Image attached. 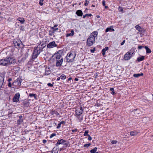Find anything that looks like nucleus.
Masks as SVG:
<instances>
[{"instance_id":"51","label":"nucleus","mask_w":153,"mask_h":153,"mask_svg":"<svg viewBox=\"0 0 153 153\" xmlns=\"http://www.w3.org/2000/svg\"><path fill=\"white\" fill-rule=\"evenodd\" d=\"M143 47V46H139L138 47V48L139 49H141Z\"/></svg>"},{"instance_id":"7","label":"nucleus","mask_w":153,"mask_h":153,"mask_svg":"<svg viewBox=\"0 0 153 153\" xmlns=\"http://www.w3.org/2000/svg\"><path fill=\"white\" fill-rule=\"evenodd\" d=\"M133 54V53H131L130 52H127L125 54L124 59L125 60H128L130 59L131 58Z\"/></svg>"},{"instance_id":"10","label":"nucleus","mask_w":153,"mask_h":153,"mask_svg":"<svg viewBox=\"0 0 153 153\" xmlns=\"http://www.w3.org/2000/svg\"><path fill=\"white\" fill-rule=\"evenodd\" d=\"M57 45L54 41L50 42L47 45V47L49 48H51L57 46Z\"/></svg>"},{"instance_id":"46","label":"nucleus","mask_w":153,"mask_h":153,"mask_svg":"<svg viewBox=\"0 0 153 153\" xmlns=\"http://www.w3.org/2000/svg\"><path fill=\"white\" fill-rule=\"evenodd\" d=\"M72 131L73 132V133H71V134H73V132L77 131V129H73L72 130Z\"/></svg>"},{"instance_id":"45","label":"nucleus","mask_w":153,"mask_h":153,"mask_svg":"<svg viewBox=\"0 0 153 153\" xmlns=\"http://www.w3.org/2000/svg\"><path fill=\"white\" fill-rule=\"evenodd\" d=\"M69 36H73L72 35H71V33H67L66 35V37H68Z\"/></svg>"},{"instance_id":"5","label":"nucleus","mask_w":153,"mask_h":153,"mask_svg":"<svg viewBox=\"0 0 153 153\" xmlns=\"http://www.w3.org/2000/svg\"><path fill=\"white\" fill-rule=\"evenodd\" d=\"M14 45L16 47L17 46L20 48L22 45V43L21 41L19 39H16L14 40L13 41Z\"/></svg>"},{"instance_id":"61","label":"nucleus","mask_w":153,"mask_h":153,"mask_svg":"<svg viewBox=\"0 0 153 153\" xmlns=\"http://www.w3.org/2000/svg\"><path fill=\"white\" fill-rule=\"evenodd\" d=\"M71 79H72V78H71V77L69 78H68V81H69L71 80Z\"/></svg>"},{"instance_id":"55","label":"nucleus","mask_w":153,"mask_h":153,"mask_svg":"<svg viewBox=\"0 0 153 153\" xmlns=\"http://www.w3.org/2000/svg\"><path fill=\"white\" fill-rule=\"evenodd\" d=\"M78 119L80 121H81L83 119V117H81L80 118L78 117Z\"/></svg>"},{"instance_id":"21","label":"nucleus","mask_w":153,"mask_h":153,"mask_svg":"<svg viewBox=\"0 0 153 153\" xmlns=\"http://www.w3.org/2000/svg\"><path fill=\"white\" fill-rule=\"evenodd\" d=\"M51 113L52 115L55 114L56 116H58L59 114L55 110L52 111L51 112Z\"/></svg>"},{"instance_id":"24","label":"nucleus","mask_w":153,"mask_h":153,"mask_svg":"<svg viewBox=\"0 0 153 153\" xmlns=\"http://www.w3.org/2000/svg\"><path fill=\"white\" fill-rule=\"evenodd\" d=\"M143 73L141 74H135L133 75V76L135 77H138L140 76H143Z\"/></svg>"},{"instance_id":"9","label":"nucleus","mask_w":153,"mask_h":153,"mask_svg":"<svg viewBox=\"0 0 153 153\" xmlns=\"http://www.w3.org/2000/svg\"><path fill=\"white\" fill-rule=\"evenodd\" d=\"M20 95L19 93L16 94L13 99V101L15 102H18L19 101V99L20 98Z\"/></svg>"},{"instance_id":"17","label":"nucleus","mask_w":153,"mask_h":153,"mask_svg":"<svg viewBox=\"0 0 153 153\" xmlns=\"http://www.w3.org/2000/svg\"><path fill=\"white\" fill-rule=\"evenodd\" d=\"M51 73V70L49 68H46L45 69V73L46 75H49Z\"/></svg>"},{"instance_id":"29","label":"nucleus","mask_w":153,"mask_h":153,"mask_svg":"<svg viewBox=\"0 0 153 153\" xmlns=\"http://www.w3.org/2000/svg\"><path fill=\"white\" fill-rule=\"evenodd\" d=\"M97 150V148L96 147H95L94 149H91L90 151V152L91 153H95L96 152Z\"/></svg>"},{"instance_id":"22","label":"nucleus","mask_w":153,"mask_h":153,"mask_svg":"<svg viewBox=\"0 0 153 153\" xmlns=\"http://www.w3.org/2000/svg\"><path fill=\"white\" fill-rule=\"evenodd\" d=\"M17 20L19 21L21 24H24L25 22L24 19L21 17H19L18 18Z\"/></svg>"},{"instance_id":"15","label":"nucleus","mask_w":153,"mask_h":153,"mask_svg":"<svg viewBox=\"0 0 153 153\" xmlns=\"http://www.w3.org/2000/svg\"><path fill=\"white\" fill-rule=\"evenodd\" d=\"M66 142L65 140H64L63 139H61L60 140H59L58 141L57 143L56 144V146H58V145L60 144H63L65 143Z\"/></svg>"},{"instance_id":"12","label":"nucleus","mask_w":153,"mask_h":153,"mask_svg":"<svg viewBox=\"0 0 153 153\" xmlns=\"http://www.w3.org/2000/svg\"><path fill=\"white\" fill-rule=\"evenodd\" d=\"M7 65H8V62L7 59V58L1 60V65L5 66Z\"/></svg>"},{"instance_id":"26","label":"nucleus","mask_w":153,"mask_h":153,"mask_svg":"<svg viewBox=\"0 0 153 153\" xmlns=\"http://www.w3.org/2000/svg\"><path fill=\"white\" fill-rule=\"evenodd\" d=\"M145 48L146 51V53H150L151 52V50L147 46H145Z\"/></svg>"},{"instance_id":"20","label":"nucleus","mask_w":153,"mask_h":153,"mask_svg":"<svg viewBox=\"0 0 153 153\" xmlns=\"http://www.w3.org/2000/svg\"><path fill=\"white\" fill-rule=\"evenodd\" d=\"M111 27H113L112 26H111L110 27L107 28L105 30V32H107L109 31H114V29L113 28H111Z\"/></svg>"},{"instance_id":"6","label":"nucleus","mask_w":153,"mask_h":153,"mask_svg":"<svg viewBox=\"0 0 153 153\" xmlns=\"http://www.w3.org/2000/svg\"><path fill=\"white\" fill-rule=\"evenodd\" d=\"M83 109L81 107L79 108H78L75 110V115L76 116H80L82 113Z\"/></svg>"},{"instance_id":"56","label":"nucleus","mask_w":153,"mask_h":153,"mask_svg":"<svg viewBox=\"0 0 153 153\" xmlns=\"http://www.w3.org/2000/svg\"><path fill=\"white\" fill-rule=\"evenodd\" d=\"M12 79L11 78H9L8 80H7V81L9 82H10V81H12Z\"/></svg>"},{"instance_id":"39","label":"nucleus","mask_w":153,"mask_h":153,"mask_svg":"<svg viewBox=\"0 0 153 153\" xmlns=\"http://www.w3.org/2000/svg\"><path fill=\"white\" fill-rule=\"evenodd\" d=\"M56 135V133H52V134H51V135L50 136V138H52L54 136H55Z\"/></svg>"},{"instance_id":"36","label":"nucleus","mask_w":153,"mask_h":153,"mask_svg":"<svg viewBox=\"0 0 153 153\" xmlns=\"http://www.w3.org/2000/svg\"><path fill=\"white\" fill-rule=\"evenodd\" d=\"M88 131H86L84 134V136H89V134H88Z\"/></svg>"},{"instance_id":"59","label":"nucleus","mask_w":153,"mask_h":153,"mask_svg":"<svg viewBox=\"0 0 153 153\" xmlns=\"http://www.w3.org/2000/svg\"><path fill=\"white\" fill-rule=\"evenodd\" d=\"M110 90L111 91H113L114 90V89L113 88H110Z\"/></svg>"},{"instance_id":"54","label":"nucleus","mask_w":153,"mask_h":153,"mask_svg":"<svg viewBox=\"0 0 153 153\" xmlns=\"http://www.w3.org/2000/svg\"><path fill=\"white\" fill-rule=\"evenodd\" d=\"M125 40H124L123 41V42L121 43V45H123L124 44V43L125 42Z\"/></svg>"},{"instance_id":"58","label":"nucleus","mask_w":153,"mask_h":153,"mask_svg":"<svg viewBox=\"0 0 153 153\" xmlns=\"http://www.w3.org/2000/svg\"><path fill=\"white\" fill-rule=\"evenodd\" d=\"M42 142H43V143H46V142L47 141H46V140H43V141Z\"/></svg>"},{"instance_id":"50","label":"nucleus","mask_w":153,"mask_h":153,"mask_svg":"<svg viewBox=\"0 0 153 153\" xmlns=\"http://www.w3.org/2000/svg\"><path fill=\"white\" fill-rule=\"evenodd\" d=\"M8 86L10 87H11L12 85H11V83L10 82H9V83L8 84Z\"/></svg>"},{"instance_id":"64","label":"nucleus","mask_w":153,"mask_h":153,"mask_svg":"<svg viewBox=\"0 0 153 153\" xmlns=\"http://www.w3.org/2000/svg\"><path fill=\"white\" fill-rule=\"evenodd\" d=\"M105 9H107V8H108V6H105Z\"/></svg>"},{"instance_id":"8","label":"nucleus","mask_w":153,"mask_h":153,"mask_svg":"<svg viewBox=\"0 0 153 153\" xmlns=\"http://www.w3.org/2000/svg\"><path fill=\"white\" fill-rule=\"evenodd\" d=\"M7 59L8 62V64H15L16 62V60L13 58H7Z\"/></svg>"},{"instance_id":"53","label":"nucleus","mask_w":153,"mask_h":153,"mask_svg":"<svg viewBox=\"0 0 153 153\" xmlns=\"http://www.w3.org/2000/svg\"><path fill=\"white\" fill-rule=\"evenodd\" d=\"M60 123H61V124H65V122L64 121H62L61 122H60Z\"/></svg>"},{"instance_id":"32","label":"nucleus","mask_w":153,"mask_h":153,"mask_svg":"<svg viewBox=\"0 0 153 153\" xmlns=\"http://www.w3.org/2000/svg\"><path fill=\"white\" fill-rule=\"evenodd\" d=\"M92 16V14H86L85 15H84L83 16V18L84 19L85 18L86 16Z\"/></svg>"},{"instance_id":"13","label":"nucleus","mask_w":153,"mask_h":153,"mask_svg":"<svg viewBox=\"0 0 153 153\" xmlns=\"http://www.w3.org/2000/svg\"><path fill=\"white\" fill-rule=\"evenodd\" d=\"M19 119L17 121V124L18 125L21 124L23 121V119H22V115H20L19 117Z\"/></svg>"},{"instance_id":"1","label":"nucleus","mask_w":153,"mask_h":153,"mask_svg":"<svg viewBox=\"0 0 153 153\" xmlns=\"http://www.w3.org/2000/svg\"><path fill=\"white\" fill-rule=\"evenodd\" d=\"M56 60V67H60L62 66L63 61V58L62 55L58 52L54 54Z\"/></svg>"},{"instance_id":"33","label":"nucleus","mask_w":153,"mask_h":153,"mask_svg":"<svg viewBox=\"0 0 153 153\" xmlns=\"http://www.w3.org/2000/svg\"><path fill=\"white\" fill-rule=\"evenodd\" d=\"M51 29L53 30V31L55 33V32L57 30H58V29L57 27H51Z\"/></svg>"},{"instance_id":"47","label":"nucleus","mask_w":153,"mask_h":153,"mask_svg":"<svg viewBox=\"0 0 153 153\" xmlns=\"http://www.w3.org/2000/svg\"><path fill=\"white\" fill-rule=\"evenodd\" d=\"M71 35H72V36H73L74 35V33L73 30H72L71 31Z\"/></svg>"},{"instance_id":"11","label":"nucleus","mask_w":153,"mask_h":153,"mask_svg":"<svg viewBox=\"0 0 153 153\" xmlns=\"http://www.w3.org/2000/svg\"><path fill=\"white\" fill-rule=\"evenodd\" d=\"M21 85V82L20 80L16 79L12 83V85L14 86H20Z\"/></svg>"},{"instance_id":"40","label":"nucleus","mask_w":153,"mask_h":153,"mask_svg":"<svg viewBox=\"0 0 153 153\" xmlns=\"http://www.w3.org/2000/svg\"><path fill=\"white\" fill-rule=\"evenodd\" d=\"M85 3L84 4V5L85 6H86L88 5V4L89 3V1H88L87 0H85Z\"/></svg>"},{"instance_id":"31","label":"nucleus","mask_w":153,"mask_h":153,"mask_svg":"<svg viewBox=\"0 0 153 153\" xmlns=\"http://www.w3.org/2000/svg\"><path fill=\"white\" fill-rule=\"evenodd\" d=\"M60 77L61 79H65L66 78V76L65 75L63 74L61 75Z\"/></svg>"},{"instance_id":"44","label":"nucleus","mask_w":153,"mask_h":153,"mask_svg":"<svg viewBox=\"0 0 153 153\" xmlns=\"http://www.w3.org/2000/svg\"><path fill=\"white\" fill-rule=\"evenodd\" d=\"M95 48H94L93 49H91V50L90 51L92 53H94V51H95Z\"/></svg>"},{"instance_id":"48","label":"nucleus","mask_w":153,"mask_h":153,"mask_svg":"<svg viewBox=\"0 0 153 153\" xmlns=\"http://www.w3.org/2000/svg\"><path fill=\"white\" fill-rule=\"evenodd\" d=\"M102 4L103 6H105V1L104 0H103L102 1Z\"/></svg>"},{"instance_id":"34","label":"nucleus","mask_w":153,"mask_h":153,"mask_svg":"<svg viewBox=\"0 0 153 153\" xmlns=\"http://www.w3.org/2000/svg\"><path fill=\"white\" fill-rule=\"evenodd\" d=\"M29 50H27L25 54L26 58H27L28 56V55L29 54Z\"/></svg>"},{"instance_id":"28","label":"nucleus","mask_w":153,"mask_h":153,"mask_svg":"<svg viewBox=\"0 0 153 153\" xmlns=\"http://www.w3.org/2000/svg\"><path fill=\"white\" fill-rule=\"evenodd\" d=\"M58 150L54 148L52 149L51 153H58Z\"/></svg>"},{"instance_id":"49","label":"nucleus","mask_w":153,"mask_h":153,"mask_svg":"<svg viewBox=\"0 0 153 153\" xmlns=\"http://www.w3.org/2000/svg\"><path fill=\"white\" fill-rule=\"evenodd\" d=\"M88 140H92V138L91 137V136L89 135V136H88Z\"/></svg>"},{"instance_id":"43","label":"nucleus","mask_w":153,"mask_h":153,"mask_svg":"<svg viewBox=\"0 0 153 153\" xmlns=\"http://www.w3.org/2000/svg\"><path fill=\"white\" fill-rule=\"evenodd\" d=\"M61 123H59L57 125V127H56V128H57V129H59V128L60 127H61Z\"/></svg>"},{"instance_id":"4","label":"nucleus","mask_w":153,"mask_h":153,"mask_svg":"<svg viewBox=\"0 0 153 153\" xmlns=\"http://www.w3.org/2000/svg\"><path fill=\"white\" fill-rule=\"evenodd\" d=\"M95 41V39L93 37H91L89 36L88 39L87 40V45L88 46H90L93 45Z\"/></svg>"},{"instance_id":"2","label":"nucleus","mask_w":153,"mask_h":153,"mask_svg":"<svg viewBox=\"0 0 153 153\" xmlns=\"http://www.w3.org/2000/svg\"><path fill=\"white\" fill-rule=\"evenodd\" d=\"M43 51V48L40 46H37L34 48V50L32 55V58L34 59H36L40 52Z\"/></svg>"},{"instance_id":"27","label":"nucleus","mask_w":153,"mask_h":153,"mask_svg":"<svg viewBox=\"0 0 153 153\" xmlns=\"http://www.w3.org/2000/svg\"><path fill=\"white\" fill-rule=\"evenodd\" d=\"M144 56H141L140 57H138L137 59V60L138 62H140L143 60L144 59Z\"/></svg>"},{"instance_id":"16","label":"nucleus","mask_w":153,"mask_h":153,"mask_svg":"<svg viewBox=\"0 0 153 153\" xmlns=\"http://www.w3.org/2000/svg\"><path fill=\"white\" fill-rule=\"evenodd\" d=\"M108 49L109 48L108 47H105L104 48L102 49L101 52L103 56H105V54L106 51H108Z\"/></svg>"},{"instance_id":"42","label":"nucleus","mask_w":153,"mask_h":153,"mask_svg":"<svg viewBox=\"0 0 153 153\" xmlns=\"http://www.w3.org/2000/svg\"><path fill=\"white\" fill-rule=\"evenodd\" d=\"M44 0H40V1H39V4H40V5L41 6H42L43 5V3L42 2L43 1H44Z\"/></svg>"},{"instance_id":"63","label":"nucleus","mask_w":153,"mask_h":153,"mask_svg":"<svg viewBox=\"0 0 153 153\" xmlns=\"http://www.w3.org/2000/svg\"><path fill=\"white\" fill-rule=\"evenodd\" d=\"M78 80H79V79L78 78H76L75 79V80L76 81H78Z\"/></svg>"},{"instance_id":"23","label":"nucleus","mask_w":153,"mask_h":153,"mask_svg":"<svg viewBox=\"0 0 153 153\" xmlns=\"http://www.w3.org/2000/svg\"><path fill=\"white\" fill-rule=\"evenodd\" d=\"M29 96L31 97H33L34 99H37L36 95L34 94H30Z\"/></svg>"},{"instance_id":"30","label":"nucleus","mask_w":153,"mask_h":153,"mask_svg":"<svg viewBox=\"0 0 153 153\" xmlns=\"http://www.w3.org/2000/svg\"><path fill=\"white\" fill-rule=\"evenodd\" d=\"M54 33L53 30H50L49 31L48 34L49 36H52L54 35Z\"/></svg>"},{"instance_id":"62","label":"nucleus","mask_w":153,"mask_h":153,"mask_svg":"<svg viewBox=\"0 0 153 153\" xmlns=\"http://www.w3.org/2000/svg\"><path fill=\"white\" fill-rule=\"evenodd\" d=\"M61 79L60 77H58L57 78V81H59L60 79Z\"/></svg>"},{"instance_id":"41","label":"nucleus","mask_w":153,"mask_h":153,"mask_svg":"<svg viewBox=\"0 0 153 153\" xmlns=\"http://www.w3.org/2000/svg\"><path fill=\"white\" fill-rule=\"evenodd\" d=\"M117 143V140H112L111 141V143L112 144H116Z\"/></svg>"},{"instance_id":"37","label":"nucleus","mask_w":153,"mask_h":153,"mask_svg":"<svg viewBox=\"0 0 153 153\" xmlns=\"http://www.w3.org/2000/svg\"><path fill=\"white\" fill-rule=\"evenodd\" d=\"M54 84V83L53 82L52 84H51V83H48V84L47 85L48 86L50 87H52L53 86Z\"/></svg>"},{"instance_id":"35","label":"nucleus","mask_w":153,"mask_h":153,"mask_svg":"<svg viewBox=\"0 0 153 153\" xmlns=\"http://www.w3.org/2000/svg\"><path fill=\"white\" fill-rule=\"evenodd\" d=\"M91 145V144L90 143L86 144L84 145L83 147H88L89 146Z\"/></svg>"},{"instance_id":"18","label":"nucleus","mask_w":153,"mask_h":153,"mask_svg":"<svg viewBox=\"0 0 153 153\" xmlns=\"http://www.w3.org/2000/svg\"><path fill=\"white\" fill-rule=\"evenodd\" d=\"M76 14L78 16H82L83 13L81 10H78L76 12Z\"/></svg>"},{"instance_id":"60","label":"nucleus","mask_w":153,"mask_h":153,"mask_svg":"<svg viewBox=\"0 0 153 153\" xmlns=\"http://www.w3.org/2000/svg\"><path fill=\"white\" fill-rule=\"evenodd\" d=\"M58 25L57 24H56L54 25V26L53 27H56L58 26Z\"/></svg>"},{"instance_id":"25","label":"nucleus","mask_w":153,"mask_h":153,"mask_svg":"<svg viewBox=\"0 0 153 153\" xmlns=\"http://www.w3.org/2000/svg\"><path fill=\"white\" fill-rule=\"evenodd\" d=\"M135 27L136 29L139 31V32H140L141 31L142 29L141 27L138 25H136L135 26Z\"/></svg>"},{"instance_id":"38","label":"nucleus","mask_w":153,"mask_h":153,"mask_svg":"<svg viewBox=\"0 0 153 153\" xmlns=\"http://www.w3.org/2000/svg\"><path fill=\"white\" fill-rule=\"evenodd\" d=\"M118 10L120 12H123V10L122 7H119L118 8Z\"/></svg>"},{"instance_id":"52","label":"nucleus","mask_w":153,"mask_h":153,"mask_svg":"<svg viewBox=\"0 0 153 153\" xmlns=\"http://www.w3.org/2000/svg\"><path fill=\"white\" fill-rule=\"evenodd\" d=\"M24 105H25V104H26V105H29V103L27 102H24Z\"/></svg>"},{"instance_id":"57","label":"nucleus","mask_w":153,"mask_h":153,"mask_svg":"<svg viewBox=\"0 0 153 153\" xmlns=\"http://www.w3.org/2000/svg\"><path fill=\"white\" fill-rule=\"evenodd\" d=\"M111 94H113V95H114V94H115V92L114 91V90L113 91H112L111 92Z\"/></svg>"},{"instance_id":"3","label":"nucleus","mask_w":153,"mask_h":153,"mask_svg":"<svg viewBox=\"0 0 153 153\" xmlns=\"http://www.w3.org/2000/svg\"><path fill=\"white\" fill-rule=\"evenodd\" d=\"M75 56L76 54L75 53H68L66 56L67 62H73Z\"/></svg>"},{"instance_id":"14","label":"nucleus","mask_w":153,"mask_h":153,"mask_svg":"<svg viewBox=\"0 0 153 153\" xmlns=\"http://www.w3.org/2000/svg\"><path fill=\"white\" fill-rule=\"evenodd\" d=\"M98 35V32L97 31H95L93 32L91 35L90 36L91 37H93V38H94L96 37Z\"/></svg>"},{"instance_id":"19","label":"nucleus","mask_w":153,"mask_h":153,"mask_svg":"<svg viewBox=\"0 0 153 153\" xmlns=\"http://www.w3.org/2000/svg\"><path fill=\"white\" fill-rule=\"evenodd\" d=\"M138 134V132L136 131H132L130 132V135L131 136H134L137 135Z\"/></svg>"}]
</instances>
